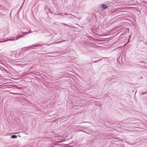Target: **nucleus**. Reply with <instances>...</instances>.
<instances>
[{
    "label": "nucleus",
    "mask_w": 147,
    "mask_h": 147,
    "mask_svg": "<svg viewBox=\"0 0 147 147\" xmlns=\"http://www.w3.org/2000/svg\"><path fill=\"white\" fill-rule=\"evenodd\" d=\"M42 46L41 45H31V46L28 47H25V48L26 49H33L32 47H38V46Z\"/></svg>",
    "instance_id": "obj_2"
},
{
    "label": "nucleus",
    "mask_w": 147,
    "mask_h": 147,
    "mask_svg": "<svg viewBox=\"0 0 147 147\" xmlns=\"http://www.w3.org/2000/svg\"><path fill=\"white\" fill-rule=\"evenodd\" d=\"M147 94V91L146 92H145V93L143 92V94Z\"/></svg>",
    "instance_id": "obj_14"
},
{
    "label": "nucleus",
    "mask_w": 147,
    "mask_h": 147,
    "mask_svg": "<svg viewBox=\"0 0 147 147\" xmlns=\"http://www.w3.org/2000/svg\"><path fill=\"white\" fill-rule=\"evenodd\" d=\"M86 126V125L85 126H81V127H83V128H86V127H85V126Z\"/></svg>",
    "instance_id": "obj_12"
},
{
    "label": "nucleus",
    "mask_w": 147,
    "mask_h": 147,
    "mask_svg": "<svg viewBox=\"0 0 147 147\" xmlns=\"http://www.w3.org/2000/svg\"><path fill=\"white\" fill-rule=\"evenodd\" d=\"M63 14V13H59L56 14V15H61Z\"/></svg>",
    "instance_id": "obj_9"
},
{
    "label": "nucleus",
    "mask_w": 147,
    "mask_h": 147,
    "mask_svg": "<svg viewBox=\"0 0 147 147\" xmlns=\"http://www.w3.org/2000/svg\"><path fill=\"white\" fill-rule=\"evenodd\" d=\"M131 37V36H129V39Z\"/></svg>",
    "instance_id": "obj_17"
},
{
    "label": "nucleus",
    "mask_w": 147,
    "mask_h": 147,
    "mask_svg": "<svg viewBox=\"0 0 147 147\" xmlns=\"http://www.w3.org/2000/svg\"><path fill=\"white\" fill-rule=\"evenodd\" d=\"M137 4H138V3H135V4H134V5H137Z\"/></svg>",
    "instance_id": "obj_15"
},
{
    "label": "nucleus",
    "mask_w": 147,
    "mask_h": 147,
    "mask_svg": "<svg viewBox=\"0 0 147 147\" xmlns=\"http://www.w3.org/2000/svg\"><path fill=\"white\" fill-rule=\"evenodd\" d=\"M102 60V59H100V60H98V61L96 60V61H94V62H95V63H96V62H97L98 61H100V60Z\"/></svg>",
    "instance_id": "obj_10"
},
{
    "label": "nucleus",
    "mask_w": 147,
    "mask_h": 147,
    "mask_svg": "<svg viewBox=\"0 0 147 147\" xmlns=\"http://www.w3.org/2000/svg\"><path fill=\"white\" fill-rule=\"evenodd\" d=\"M63 14H65V15H68V14L66 13H63Z\"/></svg>",
    "instance_id": "obj_13"
},
{
    "label": "nucleus",
    "mask_w": 147,
    "mask_h": 147,
    "mask_svg": "<svg viewBox=\"0 0 147 147\" xmlns=\"http://www.w3.org/2000/svg\"><path fill=\"white\" fill-rule=\"evenodd\" d=\"M69 15H71L73 16L74 17H75V18H77V17H76V16H75L74 15H72L71 14H69Z\"/></svg>",
    "instance_id": "obj_11"
},
{
    "label": "nucleus",
    "mask_w": 147,
    "mask_h": 147,
    "mask_svg": "<svg viewBox=\"0 0 147 147\" xmlns=\"http://www.w3.org/2000/svg\"><path fill=\"white\" fill-rule=\"evenodd\" d=\"M80 131H83V132H85V133H87L86 132L83 131H82V130H81Z\"/></svg>",
    "instance_id": "obj_16"
},
{
    "label": "nucleus",
    "mask_w": 147,
    "mask_h": 147,
    "mask_svg": "<svg viewBox=\"0 0 147 147\" xmlns=\"http://www.w3.org/2000/svg\"><path fill=\"white\" fill-rule=\"evenodd\" d=\"M129 40H128V42H129Z\"/></svg>",
    "instance_id": "obj_19"
},
{
    "label": "nucleus",
    "mask_w": 147,
    "mask_h": 147,
    "mask_svg": "<svg viewBox=\"0 0 147 147\" xmlns=\"http://www.w3.org/2000/svg\"><path fill=\"white\" fill-rule=\"evenodd\" d=\"M65 41V40H63V41ZM63 42V41H58V42H56L55 43H61V42Z\"/></svg>",
    "instance_id": "obj_8"
},
{
    "label": "nucleus",
    "mask_w": 147,
    "mask_h": 147,
    "mask_svg": "<svg viewBox=\"0 0 147 147\" xmlns=\"http://www.w3.org/2000/svg\"><path fill=\"white\" fill-rule=\"evenodd\" d=\"M108 6L104 4H102V7L103 9H107L108 8Z\"/></svg>",
    "instance_id": "obj_4"
},
{
    "label": "nucleus",
    "mask_w": 147,
    "mask_h": 147,
    "mask_svg": "<svg viewBox=\"0 0 147 147\" xmlns=\"http://www.w3.org/2000/svg\"><path fill=\"white\" fill-rule=\"evenodd\" d=\"M69 18H72V17H69Z\"/></svg>",
    "instance_id": "obj_18"
},
{
    "label": "nucleus",
    "mask_w": 147,
    "mask_h": 147,
    "mask_svg": "<svg viewBox=\"0 0 147 147\" xmlns=\"http://www.w3.org/2000/svg\"><path fill=\"white\" fill-rule=\"evenodd\" d=\"M31 32V31H29L28 32H25V33H23L22 32V34H25V35H26V34H28V33H30L31 32Z\"/></svg>",
    "instance_id": "obj_7"
},
{
    "label": "nucleus",
    "mask_w": 147,
    "mask_h": 147,
    "mask_svg": "<svg viewBox=\"0 0 147 147\" xmlns=\"http://www.w3.org/2000/svg\"><path fill=\"white\" fill-rule=\"evenodd\" d=\"M23 36H24V35H23V36L18 35L16 36V37H12L11 38L8 39V40H5L4 41H0V42H6V41H7L9 40L13 41V40H16Z\"/></svg>",
    "instance_id": "obj_1"
},
{
    "label": "nucleus",
    "mask_w": 147,
    "mask_h": 147,
    "mask_svg": "<svg viewBox=\"0 0 147 147\" xmlns=\"http://www.w3.org/2000/svg\"><path fill=\"white\" fill-rule=\"evenodd\" d=\"M62 24H63L64 26H70L69 25H67V24H66L64 23H63Z\"/></svg>",
    "instance_id": "obj_6"
},
{
    "label": "nucleus",
    "mask_w": 147,
    "mask_h": 147,
    "mask_svg": "<svg viewBox=\"0 0 147 147\" xmlns=\"http://www.w3.org/2000/svg\"><path fill=\"white\" fill-rule=\"evenodd\" d=\"M113 76H114V75L112 76L111 78H112L111 79V81H113V82H117L118 80L117 79V77L115 76L113 78Z\"/></svg>",
    "instance_id": "obj_3"
},
{
    "label": "nucleus",
    "mask_w": 147,
    "mask_h": 147,
    "mask_svg": "<svg viewBox=\"0 0 147 147\" xmlns=\"http://www.w3.org/2000/svg\"><path fill=\"white\" fill-rule=\"evenodd\" d=\"M17 137V136L15 135H12L11 136V138H12L15 139Z\"/></svg>",
    "instance_id": "obj_5"
}]
</instances>
